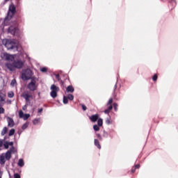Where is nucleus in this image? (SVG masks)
I'll return each instance as SVG.
<instances>
[{"label":"nucleus","mask_w":178,"mask_h":178,"mask_svg":"<svg viewBox=\"0 0 178 178\" xmlns=\"http://www.w3.org/2000/svg\"><path fill=\"white\" fill-rule=\"evenodd\" d=\"M3 44L7 49H13L14 51H17V47H19V42L15 40L4 39Z\"/></svg>","instance_id":"1"},{"label":"nucleus","mask_w":178,"mask_h":178,"mask_svg":"<svg viewBox=\"0 0 178 178\" xmlns=\"http://www.w3.org/2000/svg\"><path fill=\"white\" fill-rule=\"evenodd\" d=\"M5 66L10 71L15 70V69H22L23 67V61L20 60L15 61L14 60L13 63H6Z\"/></svg>","instance_id":"2"},{"label":"nucleus","mask_w":178,"mask_h":178,"mask_svg":"<svg viewBox=\"0 0 178 178\" xmlns=\"http://www.w3.org/2000/svg\"><path fill=\"white\" fill-rule=\"evenodd\" d=\"M33 74H34L33 73V71H31V70L30 69L24 70L22 74V79L24 81L30 79L32 80L33 77H35L33 76Z\"/></svg>","instance_id":"3"},{"label":"nucleus","mask_w":178,"mask_h":178,"mask_svg":"<svg viewBox=\"0 0 178 178\" xmlns=\"http://www.w3.org/2000/svg\"><path fill=\"white\" fill-rule=\"evenodd\" d=\"M2 59L6 60L8 63H11L13 64L15 62V59L16 58V55L9 54L8 53L1 54Z\"/></svg>","instance_id":"4"},{"label":"nucleus","mask_w":178,"mask_h":178,"mask_svg":"<svg viewBox=\"0 0 178 178\" xmlns=\"http://www.w3.org/2000/svg\"><path fill=\"white\" fill-rule=\"evenodd\" d=\"M37 81H38L37 77H33L32 79H31V82L27 85V88L30 90V91H35L38 87Z\"/></svg>","instance_id":"5"},{"label":"nucleus","mask_w":178,"mask_h":178,"mask_svg":"<svg viewBox=\"0 0 178 178\" xmlns=\"http://www.w3.org/2000/svg\"><path fill=\"white\" fill-rule=\"evenodd\" d=\"M16 12V8H15V6L13 4L10 5L9 7V11L8 13L7 17L4 20V23H6L8 22V19H11L12 16H13V14Z\"/></svg>","instance_id":"6"},{"label":"nucleus","mask_w":178,"mask_h":178,"mask_svg":"<svg viewBox=\"0 0 178 178\" xmlns=\"http://www.w3.org/2000/svg\"><path fill=\"white\" fill-rule=\"evenodd\" d=\"M51 92L50 95L52 98H56L58 96V92L59 91V87L55 86V85H51Z\"/></svg>","instance_id":"7"},{"label":"nucleus","mask_w":178,"mask_h":178,"mask_svg":"<svg viewBox=\"0 0 178 178\" xmlns=\"http://www.w3.org/2000/svg\"><path fill=\"white\" fill-rule=\"evenodd\" d=\"M21 97H22L23 98H24V99L26 100V104H30V99H33V95H31V93L26 91L24 92Z\"/></svg>","instance_id":"8"},{"label":"nucleus","mask_w":178,"mask_h":178,"mask_svg":"<svg viewBox=\"0 0 178 178\" xmlns=\"http://www.w3.org/2000/svg\"><path fill=\"white\" fill-rule=\"evenodd\" d=\"M8 31L13 35H17V33H19V29H17L15 26H10L8 29Z\"/></svg>","instance_id":"9"},{"label":"nucleus","mask_w":178,"mask_h":178,"mask_svg":"<svg viewBox=\"0 0 178 178\" xmlns=\"http://www.w3.org/2000/svg\"><path fill=\"white\" fill-rule=\"evenodd\" d=\"M19 116L21 119H23L24 120H27L30 118V114H24L23 113V111H20L19 112Z\"/></svg>","instance_id":"10"},{"label":"nucleus","mask_w":178,"mask_h":178,"mask_svg":"<svg viewBox=\"0 0 178 178\" xmlns=\"http://www.w3.org/2000/svg\"><path fill=\"white\" fill-rule=\"evenodd\" d=\"M6 86V83H5V80L3 79L0 78V91H2L3 90V87Z\"/></svg>","instance_id":"11"},{"label":"nucleus","mask_w":178,"mask_h":178,"mask_svg":"<svg viewBox=\"0 0 178 178\" xmlns=\"http://www.w3.org/2000/svg\"><path fill=\"white\" fill-rule=\"evenodd\" d=\"M6 162V158L5 157V154L0 155V163L1 165H5Z\"/></svg>","instance_id":"12"},{"label":"nucleus","mask_w":178,"mask_h":178,"mask_svg":"<svg viewBox=\"0 0 178 178\" xmlns=\"http://www.w3.org/2000/svg\"><path fill=\"white\" fill-rule=\"evenodd\" d=\"M7 122L8 123V126L9 127H13V126L15 125V122H13V119L10 118H7Z\"/></svg>","instance_id":"13"},{"label":"nucleus","mask_w":178,"mask_h":178,"mask_svg":"<svg viewBox=\"0 0 178 178\" xmlns=\"http://www.w3.org/2000/svg\"><path fill=\"white\" fill-rule=\"evenodd\" d=\"M98 118H99L98 114H96L89 117V119L91 120V122H93L94 123L97 122V120H98Z\"/></svg>","instance_id":"14"},{"label":"nucleus","mask_w":178,"mask_h":178,"mask_svg":"<svg viewBox=\"0 0 178 178\" xmlns=\"http://www.w3.org/2000/svg\"><path fill=\"white\" fill-rule=\"evenodd\" d=\"M4 155L6 159H7V161H9V159H10V156L12 155V153L10 152V151H8L6 154H4Z\"/></svg>","instance_id":"15"},{"label":"nucleus","mask_w":178,"mask_h":178,"mask_svg":"<svg viewBox=\"0 0 178 178\" xmlns=\"http://www.w3.org/2000/svg\"><path fill=\"white\" fill-rule=\"evenodd\" d=\"M18 166H19L20 168H23V166H24V161H23V159H20L18 161L17 163Z\"/></svg>","instance_id":"16"},{"label":"nucleus","mask_w":178,"mask_h":178,"mask_svg":"<svg viewBox=\"0 0 178 178\" xmlns=\"http://www.w3.org/2000/svg\"><path fill=\"white\" fill-rule=\"evenodd\" d=\"M74 92V88L72 86H69L67 88V92Z\"/></svg>","instance_id":"17"},{"label":"nucleus","mask_w":178,"mask_h":178,"mask_svg":"<svg viewBox=\"0 0 178 178\" xmlns=\"http://www.w3.org/2000/svg\"><path fill=\"white\" fill-rule=\"evenodd\" d=\"M95 145L97 148H99V149H101V145H99V141L98 140L95 139Z\"/></svg>","instance_id":"18"},{"label":"nucleus","mask_w":178,"mask_h":178,"mask_svg":"<svg viewBox=\"0 0 178 178\" xmlns=\"http://www.w3.org/2000/svg\"><path fill=\"white\" fill-rule=\"evenodd\" d=\"M113 108L112 105H110L108 108L104 111V113H109V112L112 111Z\"/></svg>","instance_id":"19"},{"label":"nucleus","mask_w":178,"mask_h":178,"mask_svg":"<svg viewBox=\"0 0 178 178\" xmlns=\"http://www.w3.org/2000/svg\"><path fill=\"white\" fill-rule=\"evenodd\" d=\"M102 122H103V120L102 118H98L97 124H98L99 127H102Z\"/></svg>","instance_id":"20"},{"label":"nucleus","mask_w":178,"mask_h":178,"mask_svg":"<svg viewBox=\"0 0 178 178\" xmlns=\"http://www.w3.org/2000/svg\"><path fill=\"white\" fill-rule=\"evenodd\" d=\"M8 96L9 98H13V97H15V93H13L12 91L8 92Z\"/></svg>","instance_id":"21"},{"label":"nucleus","mask_w":178,"mask_h":178,"mask_svg":"<svg viewBox=\"0 0 178 178\" xmlns=\"http://www.w3.org/2000/svg\"><path fill=\"white\" fill-rule=\"evenodd\" d=\"M10 86H11V87H16L17 83H16V80H15V79H13V80L11 81Z\"/></svg>","instance_id":"22"},{"label":"nucleus","mask_w":178,"mask_h":178,"mask_svg":"<svg viewBox=\"0 0 178 178\" xmlns=\"http://www.w3.org/2000/svg\"><path fill=\"white\" fill-rule=\"evenodd\" d=\"M29 127V122L24 124L22 127V130H26Z\"/></svg>","instance_id":"23"},{"label":"nucleus","mask_w":178,"mask_h":178,"mask_svg":"<svg viewBox=\"0 0 178 178\" xmlns=\"http://www.w3.org/2000/svg\"><path fill=\"white\" fill-rule=\"evenodd\" d=\"M93 129H94V131H99V126L97 125V124H95L93 126Z\"/></svg>","instance_id":"24"},{"label":"nucleus","mask_w":178,"mask_h":178,"mask_svg":"<svg viewBox=\"0 0 178 178\" xmlns=\"http://www.w3.org/2000/svg\"><path fill=\"white\" fill-rule=\"evenodd\" d=\"M67 98L70 99V101H73V99H74V97L72 95H68Z\"/></svg>","instance_id":"25"},{"label":"nucleus","mask_w":178,"mask_h":178,"mask_svg":"<svg viewBox=\"0 0 178 178\" xmlns=\"http://www.w3.org/2000/svg\"><path fill=\"white\" fill-rule=\"evenodd\" d=\"M38 123H40V119H35L33 121V124H38Z\"/></svg>","instance_id":"26"},{"label":"nucleus","mask_w":178,"mask_h":178,"mask_svg":"<svg viewBox=\"0 0 178 178\" xmlns=\"http://www.w3.org/2000/svg\"><path fill=\"white\" fill-rule=\"evenodd\" d=\"M6 131H8V128L4 127L3 129V131H2V132H1V134H2L3 136H4V134H6Z\"/></svg>","instance_id":"27"},{"label":"nucleus","mask_w":178,"mask_h":178,"mask_svg":"<svg viewBox=\"0 0 178 178\" xmlns=\"http://www.w3.org/2000/svg\"><path fill=\"white\" fill-rule=\"evenodd\" d=\"M63 104H67V97L66 96L63 97Z\"/></svg>","instance_id":"28"},{"label":"nucleus","mask_w":178,"mask_h":178,"mask_svg":"<svg viewBox=\"0 0 178 178\" xmlns=\"http://www.w3.org/2000/svg\"><path fill=\"white\" fill-rule=\"evenodd\" d=\"M4 147L6 148V149H8L9 148V143L6 142L4 143Z\"/></svg>","instance_id":"29"},{"label":"nucleus","mask_w":178,"mask_h":178,"mask_svg":"<svg viewBox=\"0 0 178 178\" xmlns=\"http://www.w3.org/2000/svg\"><path fill=\"white\" fill-rule=\"evenodd\" d=\"M15 134V129H13L10 131L9 136H13Z\"/></svg>","instance_id":"30"},{"label":"nucleus","mask_w":178,"mask_h":178,"mask_svg":"<svg viewBox=\"0 0 178 178\" xmlns=\"http://www.w3.org/2000/svg\"><path fill=\"white\" fill-rule=\"evenodd\" d=\"M157 79H158V75L157 74H154L153 78H152V80H153V81H156Z\"/></svg>","instance_id":"31"},{"label":"nucleus","mask_w":178,"mask_h":178,"mask_svg":"<svg viewBox=\"0 0 178 178\" xmlns=\"http://www.w3.org/2000/svg\"><path fill=\"white\" fill-rule=\"evenodd\" d=\"M113 102V99L111 98V99L108 100V103H107V105H111V104H112Z\"/></svg>","instance_id":"32"},{"label":"nucleus","mask_w":178,"mask_h":178,"mask_svg":"<svg viewBox=\"0 0 178 178\" xmlns=\"http://www.w3.org/2000/svg\"><path fill=\"white\" fill-rule=\"evenodd\" d=\"M40 70H41V72H42L43 73H45V72H47V67H42Z\"/></svg>","instance_id":"33"},{"label":"nucleus","mask_w":178,"mask_h":178,"mask_svg":"<svg viewBox=\"0 0 178 178\" xmlns=\"http://www.w3.org/2000/svg\"><path fill=\"white\" fill-rule=\"evenodd\" d=\"M106 124H111V120H109V119H106Z\"/></svg>","instance_id":"34"},{"label":"nucleus","mask_w":178,"mask_h":178,"mask_svg":"<svg viewBox=\"0 0 178 178\" xmlns=\"http://www.w3.org/2000/svg\"><path fill=\"white\" fill-rule=\"evenodd\" d=\"M3 112H5V109H3L2 107H0V113H3Z\"/></svg>","instance_id":"35"},{"label":"nucleus","mask_w":178,"mask_h":178,"mask_svg":"<svg viewBox=\"0 0 178 178\" xmlns=\"http://www.w3.org/2000/svg\"><path fill=\"white\" fill-rule=\"evenodd\" d=\"M14 178H20V175H19V174H15V175H14Z\"/></svg>","instance_id":"36"},{"label":"nucleus","mask_w":178,"mask_h":178,"mask_svg":"<svg viewBox=\"0 0 178 178\" xmlns=\"http://www.w3.org/2000/svg\"><path fill=\"white\" fill-rule=\"evenodd\" d=\"M82 109H83V111H87V107L84 104H82Z\"/></svg>","instance_id":"37"},{"label":"nucleus","mask_w":178,"mask_h":178,"mask_svg":"<svg viewBox=\"0 0 178 178\" xmlns=\"http://www.w3.org/2000/svg\"><path fill=\"white\" fill-rule=\"evenodd\" d=\"M97 136L98 138H99V140H102V138L101 137V135L99 134H98Z\"/></svg>","instance_id":"38"},{"label":"nucleus","mask_w":178,"mask_h":178,"mask_svg":"<svg viewBox=\"0 0 178 178\" xmlns=\"http://www.w3.org/2000/svg\"><path fill=\"white\" fill-rule=\"evenodd\" d=\"M3 144L2 140H0V149L2 148Z\"/></svg>","instance_id":"39"},{"label":"nucleus","mask_w":178,"mask_h":178,"mask_svg":"<svg viewBox=\"0 0 178 178\" xmlns=\"http://www.w3.org/2000/svg\"><path fill=\"white\" fill-rule=\"evenodd\" d=\"M10 146V147H12V145H13V142H10V143H8V146Z\"/></svg>","instance_id":"40"},{"label":"nucleus","mask_w":178,"mask_h":178,"mask_svg":"<svg viewBox=\"0 0 178 178\" xmlns=\"http://www.w3.org/2000/svg\"><path fill=\"white\" fill-rule=\"evenodd\" d=\"M41 112H42V108H39L38 109V113H41Z\"/></svg>","instance_id":"41"},{"label":"nucleus","mask_w":178,"mask_h":178,"mask_svg":"<svg viewBox=\"0 0 178 178\" xmlns=\"http://www.w3.org/2000/svg\"><path fill=\"white\" fill-rule=\"evenodd\" d=\"M113 106H114V108L116 109V106H118V104H116V103H114Z\"/></svg>","instance_id":"42"},{"label":"nucleus","mask_w":178,"mask_h":178,"mask_svg":"<svg viewBox=\"0 0 178 178\" xmlns=\"http://www.w3.org/2000/svg\"><path fill=\"white\" fill-rule=\"evenodd\" d=\"M26 108H27V104H26L25 106H23L24 111H25V109H26Z\"/></svg>","instance_id":"43"},{"label":"nucleus","mask_w":178,"mask_h":178,"mask_svg":"<svg viewBox=\"0 0 178 178\" xmlns=\"http://www.w3.org/2000/svg\"><path fill=\"white\" fill-rule=\"evenodd\" d=\"M138 168H140V165L138 164L136 165V169H138Z\"/></svg>","instance_id":"44"},{"label":"nucleus","mask_w":178,"mask_h":178,"mask_svg":"<svg viewBox=\"0 0 178 178\" xmlns=\"http://www.w3.org/2000/svg\"><path fill=\"white\" fill-rule=\"evenodd\" d=\"M56 79H58V80H59V75H56Z\"/></svg>","instance_id":"45"},{"label":"nucleus","mask_w":178,"mask_h":178,"mask_svg":"<svg viewBox=\"0 0 178 178\" xmlns=\"http://www.w3.org/2000/svg\"><path fill=\"white\" fill-rule=\"evenodd\" d=\"M0 178H2V172L0 171Z\"/></svg>","instance_id":"46"},{"label":"nucleus","mask_w":178,"mask_h":178,"mask_svg":"<svg viewBox=\"0 0 178 178\" xmlns=\"http://www.w3.org/2000/svg\"><path fill=\"white\" fill-rule=\"evenodd\" d=\"M132 173H134V170H132Z\"/></svg>","instance_id":"47"},{"label":"nucleus","mask_w":178,"mask_h":178,"mask_svg":"<svg viewBox=\"0 0 178 178\" xmlns=\"http://www.w3.org/2000/svg\"><path fill=\"white\" fill-rule=\"evenodd\" d=\"M6 1H9V0H6Z\"/></svg>","instance_id":"48"}]
</instances>
